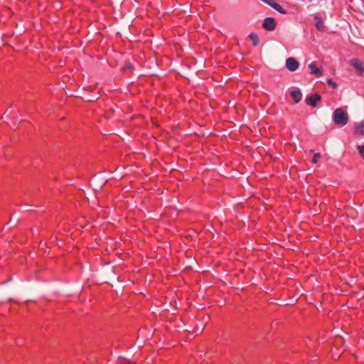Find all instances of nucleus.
<instances>
[{
  "label": "nucleus",
  "mask_w": 364,
  "mask_h": 364,
  "mask_svg": "<svg viewBox=\"0 0 364 364\" xmlns=\"http://www.w3.org/2000/svg\"><path fill=\"white\" fill-rule=\"evenodd\" d=\"M333 122L337 125L344 126L348 122L347 112L343 108H337L333 116Z\"/></svg>",
  "instance_id": "nucleus-1"
},
{
  "label": "nucleus",
  "mask_w": 364,
  "mask_h": 364,
  "mask_svg": "<svg viewBox=\"0 0 364 364\" xmlns=\"http://www.w3.org/2000/svg\"><path fill=\"white\" fill-rule=\"evenodd\" d=\"M264 3L269 5L271 7H272L274 9L277 11L282 14H287V11L282 7L277 2H276L274 0H261Z\"/></svg>",
  "instance_id": "nucleus-2"
},
{
  "label": "nucleus",
  "mask_w": 364,
  "mask_h": 364,
  "mask_svg": "<svg viewBox=\"0 0 364 364\" xmlns=\"http://www.w3.org/2000/svg\"><path fill=\"white\" fill-rule=\"evenodd\" d=\"M262 27L268 31H274L276 28L274 19L272 17L266 18L264 20Z\"/></svg>",
  "instance_id": "nucleus-3"
},
{
  "label": "nucleus",
  "mask_w": 364,
  "mask_h": 364,
  "mask_svg": "<svg viewBox=\"0 0 364 364\" xmlns=\"http://www.w3.org/2000/svg\"><path fill=\"white\" fill-rule=\"evenodd\" d=\"M350 64L355 69L356 73L358 75H363L364 72V68L363 63L360 62L359 59L354 58L352 59L350 62Z\"/></svg>",
  "instance_id": "nucleus-4"
},
{
  "label": "nucleus",
  "mask_w": 364,
  "mask_h": 364,
  "mask_svg": "<svg viewBox=\"0 0 364 364\" xmlns=\"http://www.w3.org/2000/svg\"><path fill=\"white\" fill-rule=\"evenodd\" d=\"M299 65V62L294 58H288L286 60V67L290 71H295Z\"/></svg>",
  "instance_id": "nucleus-5"
},
{
  "label": "nucleus",
  "mask_w": 364,
  "mask_h": 364,
  "mask_svg": "<svg viewBox=\"0 0 364 364\" xmlns=\"http://www.w3.org/2000/svg\"><path fill=\"white\" fill-rule=\"evenodd\" d=\"M321 97L318 94H314L306 97V102L308 105L316 107L317 103L321 101Z\"/></svg>",
  "instance_id": "nucleus-6"
},
{
  "label": "nucleus",
  "mask_w": 364,
  "mask_h": 364,
  "mask_svg": "<svg viewBox=\"0 0 364 364\" xmlns=\"http://www.w3.org/2000/svg\"><path fill=\"white\" fill-rule=\"evenodd\" d=\"M354 134L356 136H362L364 134V123H355L354 125Z\"/></svg>",
  "instance_id": "nucleus-7"
},
{
  "label": "nucleus",
  "mask_w": 364,
  "mask_h": 364,
  "mask_svg": "<svg viewBox=\"0 0 364 364\" xmlns=\"http://www.w3.org/2000/svg\"><path fill=\"white\" fill-rule=\"evenodd\" d=\"M290 95L292 97L294 103H299L301 98H302V94L300 91V90H293L290 92Z\"/></svg>",
  "instance_id": "nucleus-8"
},
{
  "label": "nucleus",
  "mask_w": 364,
  "mask_h": 364,
  "mask_svg": "<svg viewBox=\"0 0 364 364\" xmlns=\"http://www.w3.org/2000/svg\"><path fill=\"white\" fill-rule=\"evenodd\" d=\"M309 67L311 70V73L316 75L317 77H321L322 75V71L316 67V65L314 62L311 63L309 65Z\"/></svg>",
  "instance_id": "nucleus-9"
},
{
  "label": "nucleus",
  "mask_w": 364,
  "mask_h": 364,
  "mask_svg": "<svg viewBox=\"0 0 364 364\" xmlns=\"http://www.w3.org/2000/svg\"><path fill=\"white\" fill-rule=\"evenodd\" d=\"M314 20L316 21L315 26L316 27V28L321 31H323L324 26L322 19L319 16H315Z\"/></svg>",
  "instance_id": "nucleus-10"
},
{
  "label": "nucleus",
  "mask_w": 364,
  "mask_h": 364,
  "mask_svg": "<svg viewBox=\"0 0 364 364\" xmlns=\"http://www.w3.org/2000/svg\"><path fill=\"white\" fill-rule=\"evenodd\" d=\"M249 38L252 41V44L254 46H257L259 43V37L255 33H252L249 35Z\"/></svg>",
  "instance_id": "nucleus-11"
},
{
  "label": "nucleus",
  "mask_w": 364,
  "mask_h": 364,
  "mask_svg": "<svg viewBox=\"0 0 364 364\" xmlns=\"http://www.w3.org/2000/svg\"><path fill=\"white\" fill-rule=\"evenodd\" d=\"M321 154H319V153L314 154V156L312 158V160H311L312 163L313 164H316L318 160L321 158Z\"/></svg>",
  "instance_id": "nucleus-12"
},
{
  "label": "nucleus",
  "mask_w": 364,
  "mask_h": 364,
  "mask_svg": "<svg viewBox=\"0 0 364 364\" xmlns=\"http://www.w3.org/2000/svg\"><path fill=\"white\" fill-rule=\"evenodd\" d=\"M358 150L361 156L364 159V145H358Z\"/></svg>",
  "instance_id": "nucleus-13"
},
{
  "label": "nucleus",
  "mask_w": 364,
  "mask_h": 364,
  "mask_svg": "<svg viewBox=\"0 0 364 364\" xmlns=\"http://www.w3.org/2000/svg\"><path fill=\"white\" fill-rule=\"evenodd\" d=\"M327 83L329 86H331L333 89H336L337 87V84L333 81L332 79H328L327 80Z\"/></svg>",
  "instance_id": "nucleus-14"
}]
</instances>
